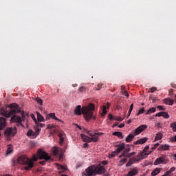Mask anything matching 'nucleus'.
Returning <instances> with one entry per match:
<instances>
[{
  "instance_id": "62",
  "label": "nucleus",
  "mask_w": 176,
  "mask_h": 176,
  "mask_svg": "<svg viewBox=\"0 0 176 176\" xmlns=\"http://www.w3.org/2000/svg\"><path fill=\"white\" fill-rule=\"evenodd\" d=\"M78 129H80V130H82V127H80V126H78Z\"/></svg>"
},
{
  "instance_id": "48",
  "label": "nucleus",
  "mask_w": 176,
  "mask_h": 176,
  "mask_svg": "<svg viewBox=\"0 0 176 176\" xmlns=\"http://www.w3.org/2000/svg\"><path fill=\"white\" fill-rule=\"evenodd\" d=\"M102 84H98V87L96 88L97 91H99L102 88Z\"/></svg>"
},
{
  "instance_id": "24",
  "label": "nucleus",
  "mask_w": 176,
  "mask_h": 176,
  "mask_svg": "<svg viewBox=\"0 0 176 176\" xmlns=\"http://www.w3.org/2000/svg\"><path fill=\"white\" fill-rule=\"evenodd\" d=\"M169 144H160L159 150H169Z\"/></svg>"
},
{
  "instance_id": "34",
  "label": "nucleus",
  "mask_w": 176,
  "mask_h": 176,
  "mask_svg": "<svg viewBox=\"0 0 176 176\" xmlns=\"http://www.w3.org/2000/svg\"><path fill=\"white\" fill-rule=\"evenodd\" d=\"M36 124L37 127H45V124H43L42 122H38V121L36 120Z\"/></svg>"
},
{
  "instance_id": "9",
  "label": "nucleus",
  "mask_w": 176,
  "mask_h": 176,
  "mask_svg": "<svg viewBox=\"0 0 176 176\" xmlns=\"http://www.w3.org/2000/svg\"><path fill=\"white\" fill-rule=\"evenodd\" d=\"M52 153L54 156H58L59 160H63L64 151L60 147H53Z\"/></svg>"
},
{
  "instance_id": "40",
  "label": "nucleus",
  "mask_w": 176,
  "mask_h": 176,
  "mask_svg": "<svg viewBox=\"0 0 176 176\" xmlns=\"http://www.w3.org/2000/svg\"><path fill=\"white\" fill-rule=\"evenodd\" d=\"M27 135H35V133L32 130H29L27 133Z\"/></svg>"
},
{
  "instance_id": "8",
  "label": "nucleus",
  "mask_w": 176,
  "mask_h": 176,
  "mask_svg": "<svg viewBox=\"0 0 176 176\" xmlns=\"http://www.w3.org/2000/svg\"><path fill=\"white\" fill-rule=\"evenodd\" d=\"M37 155L38 156L39 159H44V160H41V162H40L41 164H45L47 160H50L51 159L48 153H47L46 151H43L42 149L38 150Z\"/></svg>"
},
{
  "instance_id": "54",
  "label": "nucleus",
  "mask_w": 176,
  "mask_h": 176,
  "mask_svg": "<svg viewBox=\"0 0 176 176\" xmlns=\"http://www.w3.org/2000/svg\"><path fill=\"white\" fill-rule=\"evenodd\" d=\"M102 164H108V161H107V160H103V161L102 162Z\"/></svg>"
},
{
  "instance_id": "47",
  "label": "nucleus",
  "mask_w": 176,
  "mask_h": 176,
  "mask_svg": "<svg viewBox=\"0 0 176 176\" xmlns=\"http://www.w3.org/2000/svg\"><path fill=\"white\" fill-rule=\"evenodd\" d=\"M155 91H157L156 87H153V88H151V89H150V91L152 93L155 92Z\"/></svg>"
},
{
  "instance_id": "37",
  "label": "nucleus",
  "mask_w": 176,
  "mask_h": 176,
  "mask_svg": "<svg viewBox=\"0 0 176 176\" xmlns=\"http://www.w3.org/2000/svg\"><path fill=\"white\" fill-rule=\"evenodd\" d=\"M87 88H86V87H80L79 89H78V91L79 92H86Z\"/></svg>"
},
{
  "instance_id": "3",
  "label": "nucleus",
  "mask_w": 176,
  "mask_h": 176,
  "mask_svg": "<svg viewBox=\"0 0 176 176\" xmlns=\"http://www.w3.org/2000/svg\"><path fill=\"white\" fill-rule=\"evenodd\" d=\"M87 133L91 135L90 138H89V135H86V134H81V138L82 139V141L85 142L82 147L87 148L89 147V143H91V142H98L99 140V135H102L104 133H93L91 131H87Z\"/></svg>"
},
{
  "instance_id": "39",
  "label": "nucleus",
  "mask_w": 176,
  "mask_h": 176,
  "mask_svg": "<svg viewBox=\"0 0 176 176\" xmlns=\"http://www.w3.org/2000/svg\"><path fill=\"white\" fill-rule=\"evenodd\" d=\"M36 101L40 105H43V101L41 100V98H36Z\"/></svg>"
},
{
  "instance_id": "31",
  "label": "nucleus",
  "mask_w": 176,
  "mask_h": 176,
  "mask_svg": "<svg viewBox=\"0 0 176 176\" xmlns=\"http://www.w3.org/2000/svg\"><path fill=\"white\" fill-rule=\"evenodd\" d=\"M107 105H103V109H102V113L101 114V116L102 117H104V116H106L107 111Z\"/></svg>"
},
{
  "instance_id": "11",
  "label": "nucleus",
  "mask_w": 176,
  "mask_h": 176,
  "mask_svg": "<svg viewBox=\"0 0 176 176\" xmlns=\"http://www.w3.org/2000/svg\"><path fill=\"white\" fill-rule=\"evenodd\" d=\"M130 150V147L124 148L122 155H120V157H125L126 159H127V157H131V155L129 153Z\"/></svg>"
},
{
  "instance_id": "55",
  "label": "nucleus",
  "mask_w": 176,
  "mask_h": 176,
  "mask_svg": "<svg viewBox=\"0 0 176 176\" xmlns=\"http://www.w3.org/2000/svg\"><path fill=\"white\" fill-rule=\"evenodd\" d=\"M171 140L172 142H176V135H175V138H172Z\"/></svg>"
},
{
  "instance_id": "60",
  "label": "nucleus",
  "mask_w": 176,
  "mask_h": 176,
  "mask_svg": "<svg viewBox=\"0 0 176 176\" xmlns=\"http://www.w3.org/2000/svg\"><path fill=\"white\" fill-rule=\"evenodd\" d=\"M110 105H111V104L109 102H107V108H109Z\"/></svg>"
},
{
  "instance_id": "45",
  "label": "nucleus",
  "mask_w": 176,
  "mask_h": 176,
  "mask_svg": "<svg viewBox=\"0 0 176 176\" xmlns=\"http://www.w3.org/2000/svg\"><path fill=\"white\" fill-rule=\"evenodd\" d=\"M21 116H22V118H21V122L23 121V120H25V113L24 111H23V113H21Z\"/></svg>"
},
{
  "instance_id": "56",
  "label": "nucleus",
  "mask_w": 176,
  "mask_h": 176,
  "mask_svg": "<svg viewBox=\"0 0 176 176\" xmlns=\"http://www.w3.org/2000/svg\"><path fill=\"white\" fill-rule=\"evenodd\" d=\"M32 118H33L35 122H36V120L35 116L34 114L32 115Z\"/></svg>"
},
{
  "instance_id": "61",
  "label": "nucleus",
  "mask_w": 176,
  "mask_h": 176,
  "mask_svg": "<svg viewBox=\"0 0 176 176\" xmlns=\"http://www.w3.org/2000/svg\"><path fill=\"white\" fill-rule=\"evenodd\" d=\"M152 150H155V146L154 145L153 147H151Z\"/></svg>"
},
{
  "instance_id": "28",
  "label": "nucleus",
  "mask_w": 176,
  "mask_h": 176,
  "mask_svg": "<svg viewBox=\"0 0 176 176\" xmlns=\"http://www.w3.org/2000/svg\"><path fill=\"white\" fill-rule=\"evenodd\" d=\"M12 152H13L12 146V144H9L7 148V155H10Z\"/></svg>"
},
{
  "instance_id": "19",
  "label": "nucleus",
  "mask_w": 176,
  "mask_h": 176,
  "mask_svg": "<svg viewBox=\"0 0 176 176\" xmlns=\"http://www.w3.org/2000/svg\"><path fill=\"white\" fill-rule=\"evenodd\" d=\"M63 134L64 132L63 131H60V133H59L58 136H59V139H60V142H59V144L60 146L63 145V144L64 143V137H63Z\"/></svg>"
},
{
  "instance_id": "4",
  "label": "nucleus",
  "mask_w": 176,
  "mask_h": 176,
  "mask_svg": "<svg viewBox=\"0 0 176 176\" xmlns=\"http://www.w3.org/2000/svg\"><path fill=\"white\" fill-rule=\"evenodd\" d=\"M17 160L18 162L20 163V164H23L25 170H30V169L34 168V161L36 162V160H38V157L36 155H33L32 159H30L25 155H23L21 156H19Z\"/></svg>"
},
{
  "instance_id": "42",
  "label": "nucleus",
  "mask_w": 176,
  "mask_h": 176,
  "mask_svg": "<svg viewBox=\"0 0 176 176\" xmlns=\"http://www.w3.org/2000/svg\"><path fill=\"white\" fill-rule=\"evenodd\" d=\"M55 127L54 124H47V129H54Z\"/></svg>"
},
{
  "instance_id": "17",
  "label": "nucleus",
  "mask_w": 176,
  "mask_h": 176,
  "mask_svg": "<svg viewBox=\"0 0 176 176\" xmlns=\"http://www.w3.org/2000/svg\"><path fill=\"white\" fill-rule=\"evenodd\" d=\"M138 173H139L138 169L134 168L129 170L126 176H135V175H138Z\"/></svg>"
},
{
  "instance_id": "13",
  "label": "nucleus",
  "mask_w": 176,
  "mask_h": 176,
  "mask_svg": "<svg viewBox=\"0 0 176 176\" xmlns=\"http://www.w3.org/2000/svg\"><path fill=\"white\" fill-rule=\"evenodd\" d=\"M166 159L164 156L157 157L154 162V164H161L162 163H166Z\"/></svg>"
},
{
  "instance_id": "38",
  "label": "nucleus",
  "mask_w": 176,
  "mask_h": 176,
  "mask_svg": "<svg viewBox=\"0 0 176 176\" xmlns=\"http://www.w3.org/2000/svg\"><path fill=\"white\" fill-rule=\"evenodd\" d=\"M124 88L123 87H122V93L123 95H125V96L127 97V98H129V92H127V91H123Z\"/></svg>"
},
{
  "instance_id": "50",
  "label": "nucleus",
  "mask_w": 176,
  "mask_h": 176,
  "mask_svg": "<svg viewBox=\"0 0 176 176\" xmlns=\"http://www.w3.org/2000/svg\"><path fill=\"white\" fill-rule=\"evenodd\" d=\"M174 89H169L168 94L169 95H173Z\"/></svg>"
},
{
  "instance_id": "41",
  "label": "nucleus",
  "mask_w": 176,
  "mask_h": 176,
  "mask_svg": "<svg viewBox=\"0 0 176 176\" xmlns=\"http://www.w3.org/2000/svg\"><path fill=\"white\" fill-rule=\"evenodd\" d=\"M117 155V150L115 151H112V153L109 155V157H115V156Z\"/></svg>"
},
{
  "instance_id": "32",
  "label": "nucleus",
  "mask_w": 176,
  "mask_h": 176,
  "mask_svg": "<svg viewBox=\"0 0 176 176\" xmlns=\"http://www.w3.org/2000/svg\"><path fill=\"white\" fill-rule=\"evenodd\" d=\"M130 158L129 160V162H127L126 166H127V167H129V166H131V165H128V163L130 162L131 159H135V157H131V156H134V155H135V151H132V153H130Z\"/></svg>"
},
{
  "instance_id": "29",
  "label": "nucleus",
  "mask_w": 176,
  "mask_h": 176,
  "mask_svg": "<svg viewBox=\"0 0 176 176\" xmlns=\"http://www.w3.org/2000/svg\"><path fill=\"white\" fill-rule=\"evenodd\" d=\"M170 127L172 129L173 131H176V121L171 122L170 124Z\"/></svg>"
},
{
  "instance_id": "5",
  "label": "nucleus",
  "mask_w": 176,
  "mask_h": 176,
  "mask_svg": "<svg viewBox=\"0 0 176 176\" xmlns=\"http://www.w3.org/2000/svg\"><path fill=\"white\" fill-rule=\"evenodd\" d=\"M106 172V169L104 166H102V165H91L89 166L82 175H85V176H96V175H102Z\"/></svg>"
},
{
  "instance_id": "44",
  "label": "nucleus",
  "mask_w": 176,
  "mask_h": 176,
  "mask_svg": "<svg viewBox=\"0 0 176 176\" xmlns=\"http://www.w3.org/2000/svg\"><path fill=\"white\" fill-rule=\"evenodd\" d=\"M170 175V169L169 170H166L165 172L164 175H162V176H169Z\"/></svg>"
},
{
  "instance_id": "46",
  "label": "nucleus",
  "mask_w": 176,
  "mask_h": 176,
  "mask_svg": "<svg viewBox=\"0 0 176 176\" xmlns=\"http://www.w3.org/2000/svg\"><path fill=\"white\" fill-rule=\"evenodd\" d=\"M124 126H125V124H124V122H122L121 124H119L118 127L120 129H122L123 127H124Z\"/></svg>"
},
{
  "instance_id": "16",
  "label": "nucleus",
  "mask_w": 176,
  "mask_h": 176,
  "mask_svg": "<svg viewBox=\"0 0 176 176\" xmlns=\"http://www.w3.org/2000/svg\"><path fill=\"white\" fill-rule=\"evenodd\" d=\"M50 118H53L54 120H57L58 121H62L61 120H60L59 118H58L56 116L55 113H50V114H47L46 116V120H50Z\"/></svg>"
},
{
  "instance_id": "63",
  "label": "nucleus",
  "mask_w": 176,
  "mask_h": 176,
  "mask_svg": "<svg viewBox=\"0 0 176 176\" xmlns=\"http://www.w3.org/2000/svg\"><path fill=\"white\" fill-rule=\"evenodd\" d=\"M116 126H118V124H114L113 127H116Z\"/></svg>"
},
{
  "instance_id": "30",
  "label": "nucleus",
  "mask_w": 176,
  "mask_h": 176,
  "mask_svg": "<svg viewBox=\"0 0 176 176\" xmlns=\"http://www.w3.org/2000/svg\"><path fill=\"white\" fill-rule=\"evenodd\" d=\"M113 135H117L118 137H121V138H123V135L121 131H115L113 133Z\"/></svg>"
},
{
  "instance_id": "15",
  "label": "nucleus",
  "mask_w": 176,
  "mask_h": 176,
  "mask_svg": "<svg viewBox=\"0 0 176 176\" xmlns=\"http://www.w3.org/2000/svg\"><path fill=\"white\" fill-rule=\"evenodd\" d=\"M125 148V144L122 143V144H118L117 145V150H116V155H118L120 153V152H122V150Z\"/></svg>"
},
{
  "instance_id": "22",
  "label": "nucleus",
  "mask_w": 176,
  "mask_h": 176,
  "mask_svg": "<svg viewBox=\"0 0 176 176\" xmlns=\"http://www.w3.org/2000/svg\"><path fill=\"white\" fill-rule=\"evenodd\" d=\"M134 137H135V135L133 134L132 133H131L126 138V142H127V143H129L130 142H131L133 140V138H134Z\"/></svg>"
},
{
  "instance_id": "20",
  "label": "nucleus",
  "mask_w": 176,
  "mask_h": 176,
  "mask_svg": "<svg viewBox=\"0 0 176 176\" xmlns=\"http://www.w3.org/2000/svg\"><path fill=\"white\" fill-rule=\"evenodd\" d=\"M147 140V138H143V139H140L139 140H137V142H135V144H144Z\"/></svg>"
},
{
  "instance_id": "53",
  "label": "nucleus",
  "mask_w": 176,
  "mask_h": 176,
  "mask_svg": "<svg viewBox=\"0 0 176 176\" xmlns=\"http://www.w3.org/2000/svg\"><path fill=\"white\" fill-rule=\"evenodd\" d=\"M157 108H158L159 109H165V108H164V107H163L162 105H158V106H157Z\"/></svg>"
},
{
  "instance_id": "59",
  "label": "nucleus",
  "mask_w": 176,
  "mask_h": 176,
  "mask_svg": "<svg viewBox=\"0 0 176 176\" xmlns=\"http://www.w3.org/2000/svg\"><path fill=\"white\" fill-rule=\"evenodd\" d=\"M131 122H132V120H128L127 121L128 124H131Z\"/></svg>"
},
{
  "instance_id": "52",
  "label": "nucleus",
  "mask_w": 176,
  "mask_h": 176,
  "mask_svg": "<svg viewBox=\"0 0 176 176\" xmlns=\"http://www.w3.org/2000/svg\"><path fill=\"white\" fill-rule=\"evenodd\" d=\"M175 169H176V168H175V167L170 168V174H171L172 172H174L175 170Z\"/></svg>"
},
{
  "instance_id": "10",
  "label": "nucleus",
  "mask_w": 176,
  "mask_h": 176,
  "mask_svg": "<svg viewBox=\"0 0 176 176\" xmlns=\"http://www.w3.org/2000/svg\"><path fill=\"white\" fill-rule=\"evenodd\" d=\"M146 129H148V126H146V124H142V126H140L139 127H137V129H135L134 131L135 135H138L140 134L141 133H142V131H144V130H146Z\"/></svg>"
},
{
  "instance_id": "33",
  "label": "nucleus",
  "mask_w": 176,
  "mask_h": 176,
  "mask_svg": "<svg viewBox=\"0 0 176 176\" xmlns=\"http://www.w3.org/2000/svg\"><path fill=\"white\" fill-rule=\"evenodd\" d=\"M133 108H134V104H131L130 108H129V116H128V117H127L128 118H129V117H130V116H131V113H132V111H133Z\"/></svg>"
},
{
  "instance_id": "2",
  "label": "nucleus",
  "mask_w": 176,
  "mask_h": 176,
  "mask_svg": "<svg viewBox=\"0 0 176 176\" xmlns=\"http://www.w3.org/2000/svg\"><path fill=\"white\" fill-rule=\"evenodd\" d=\"M17 113H20V110L15 108V104H11L10 111H4L2 114L5 117H11L12 116L11 122H16V126H23L22 118L19 116H16Z\"/></svg>"
},
{
  "instance_id": "58",
  "label": "nucleus",
  "mask_w": 176,
  "mask_h": 176,
  "mask_svg": "<svg viewBox=\"0 0 176 176\" xmlns=\"http://www.w3.org/2000/svg\"><path fill=\"white\" fill-rule=\"evenodd\" d=\"M172 88H176V84H171Z\"/></svg>"
},
{
  "instance_id": "12",
  "label": "nucleus",
  "mask_w": 176,
  "mask_h": 176,
  "mask_svg": "<svg viewBox=\"0 0 176 176\" xmlns=\"http://www.w3.org/2000/svg\"><path fill=\"white\" fill-rule=\"evenodd\" d=\"M6 126V118L4 117H0V131L3 130ZM1 136V133H0Z\"/></svg>"
},
{
  "instance_id": "21",
  "label": "nucleus",
  "mask_w": 176,
  "mask_h": 176,
  "mask_svg": "<svg viewBox=\"0 0 176 176\" xmlns=\"http://www.w3.org/2000/svg\"><path fill=\"white\" fill-rule=\"evenodd\" d=\"M160 168H155V169H153V170L151 172V176H156L158 175V173H160L161 172Z\"/></svg>"
},
{
  "instance_id": "49",
  "label": "nucleus",
  "mask_w": 176,
  "mask_h": 176,
  "mask_svg": "<svg viewBox=\"0 0 176 176\" xmlns=\"http://www.w3.org/2000/svg\"><path fill=\"white\" fill-rule=\"evenodd\" d=\"M109 120H115V117L112 114L109 115Z\"/></svg>"
},
{
  "instance_id": "57",
  "label": "nucleus",
  "mask_w": 176,
  "mask_h": 176,
  "mask_svg": "<svg viewBox=\"0 0 176 176\" xmlns=\"http://www.w3.org/2000/svg\"><path fill=\"white\" fill-rule=\"evenodd\" d=\"M159 145H160V143H156L155 144V149L157 148V147H158Z\"/></svg>"
},
{
  "instance_id": "26",
  "label": "nucleus",
  "mask_w": 176,
  "mask_h": 176,
  "mask_svg": "<svg viewBox=\"0 0 176 176\" xmlns=\"http://www.w3.org/2000/svg\"><path fill=\"white\" fill-rule=\"evenodd\" d=\"M155 111H156V108L155 107L149 108L148 109V111L146 113V116H148L149 114H152V113H155Z\"/></svg>"
},
{
  "instance_id": "18",
  "label": "nucleus",
  "mask_w": 176,
  "mask_h": 176,
  "mask_svg": "<svg viewBox=\"0 0 176 176\" xmlns=\"http://www.w3.org/2000/svg\"><path fill=\"white\" fill-rule=\"evenodd\" d=\"M56 166L59 170V173H63L65 170H67L66 166H63V165H59V163H56Z\"/></svg>"
},
{
  "instance_id": "35",
  "label": "nucleus",
  "mask_w": 176,
  "mask_h": 176,
  "mask_svg": "<svg viewBox=\"0 0 176 176\" xmlns=\"http://www.w3.org/2000/svg\"><path fill=\"white\" fill-rule=\"evenodd\" d=\"M126 162H127V159L126 157H124V159H121V160H120L119 162L120 166H122V164L126 163Z\"/></svg>"
},
{
  "instance_id": "1",
  "label": "nucleus",
  "mask_w": 176,
  "mask_h": 176,
  "mask_svg": "<svg viewBox=\"0 0 176 176\" xmlns=\"http://www.w3.org/2000/svg\"><path fill=\"white\" fill-rule=\"evenodd\" d=\"M95 109L94 104H89V105L87 107H81V105H77L75 108L74 113L77 114V116H81L82 113L84 117L87 121H89L91 118L94 120H96V116H94V111Z\"/></svg>"
},
{
  "instance_id": "43",
  "label": "nucleus",
  "mask_w": 176,
  "mask_h": 176,
  "mask_svg": "<svg viewBox=\"0 0 176 176\" xmlns=\"http://www.w3.org/2000/svg\"><path fill=\"white\" fill-rule=\"evenodd\" d=\"M114 120H117V121H122L124 118H122V117L115 116Z\"/></svg>"
},
{
  "instance_id": "64",
  "label": "nucleus",
  "mask_w": 176,
  "mask_h": 176,
  "mask_svg": "<svg viewBox=\"0 0 176 176\" xmlns=\"http://www.w3.org/2000/svg\"><path fill=\"white\" fill-rule=\"evenodd\" d=\"M61 176H67V175H61Z\"/></svg>"
},
{
  "instance_id": "36",
  "label": "nucleus",
  "mask_w": 176,
  "mask_h": 176,
  "mask_svg": "<svg viewBox=\"0 0 176 176\" xmlns=\"http://www.w3.org/2000/svg\"><path fill=\"white\" fill-rule=\"evenodd\" d=\"M145 112V108H141V109H139L138 113H137V116H140V114H144V113Z\"/></svg>"
},
{
  "instance_id": "6",
  "label": "nucleus",
  "mask_w": 176,
  "mask_h": 176,
  "mask_svg": "<svg viewBox=\"0 0 176 176\" xmlns=\"http://www.w3.org/2000/svg\"><path fill=\"white\" fill-rule=\"evenodd\" d=\"M148 148L149 146H145L143 150L140 151V153H139V155H137L135 159H130L129 163L127 164L128 166H129V164H133V163L139 162L142 159L147 157L148 155H151V153H152V151H148L147 153V151L148 150Z\"/></svg>"
},
{
  "instance_id": "27",
  "label": "nucleus",
  "mask_w": 176,
  "mask_h": 176,
  "mask_svg": "<svg viewBox=\"0 0 176 176\" xmlns=\"http://www.w3.org/2000/svg\"><path fill=\"white\" fill-rule=\"evenodd\" d=\"M37 117H38V122H41L42 121H45V118L42 114L40 113H37Z\"/></svg>"
},
{
  "instance_id": "25",
  "label": "nucleus",
  "mask_w": 176,
  "mask_h": 176,
  "mask_svg": "<svg viewBox=\"0 0 176 176\" xmlns=\"http://www.w3.org/2000/svg\"><path fill=\"white\" fill-rule=\"evenodd\" d=\"M164 102L168 105H173L174 104V100H171L170 98H165Z\"/></svg>"
},
{
  "instance_id": "14",
  "label": "nucleus",
  "mask_w": 176,
  "mask_h": 176,
  "mask_svg": "<svg viewBox=\"0 0 176 176\" xmlns=\"http://www.w3.org/2000/svg\"><path fill=\"white\" fill-rule=\"evenodd\" d=\"M156 117H164V118H170V116L168 113H166V111H160L155 114Z\"/></svg>"
},
{
  "instance_id": "23",
  "label": "nucleus",
  "mask_w": 176,
  "mask_h": 176,
  "mask_svg": "<svg viewBox=\"0 0 176 176\" xmlns=\"http://www.w3.org/2000/svg\"><path fill=\"white\" fill-rule=\"evenodd\" d=\"M163 133H162L161 131H160L159 133H157L156 135H155V142L157 140H162V138H163Z\"/></svg>"
},
{
  "instance_id": "51",
  "label": "nucleus",
  "mask_w": 176,
  "mask_h": 176,
  "mask_svg": "<svg viewBox=\"0 0 176 176\" xmlns=\"http://www.w3.org/2000/svg\"><path fill=\"white\" fill-rule=\"evenodd\" d=\"M155 126H156L157 127H158V128L162 127V126H161V122H156Z\"/></svg>"
},
{
  "instance_id": "7",
  "label": "nucleus",
  "mask_w": 176,
  "mask_h": 176,
  "mask_svg": "<svg viewBox=\"0 0 176 176\" xmlns=\"http://www.w3.org/2000/svg\"><path fill=\"white\" fill-rule=\"evenodd\" d=\"M16 133H17L16 127H8L6 129V131L4 133L6 140L10 141L12 137H14Z\"/></svg>"
}]
</instances>
